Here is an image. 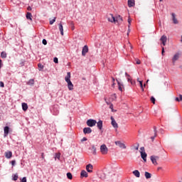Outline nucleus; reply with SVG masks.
Returning <instances> with one entry per match:
<instances>
[{"label":"nucleus","instance_id":"obj_1","mask_svg":"<svg viewBox=\"0 0 182 182\" xmlns=\"http://www.w3.org/2000/svg\"><path fill=\"white\" fill-rule=\"evenodd\" d=\"M100 153L103 155V156H106V154H107V153H109V148H107V146H106V144H102L100 146Z\"/></svg>","mask_w":182,"mask_h":182},{"label":"nucleus","instance_id":"obj_2","mask_svg":"<svg viewBox=\"0 0 182 182\" xmlns=\"http://www.w3.org/2000/svg\"><path fill=\"white\" fill-rule=\"evenodd\" d=\"M116 99H117L116 94H113L108 98V100H107V98L105 97V100L107 105H110V103H112V102H114V100H116Z\"/></svg>","mask_w":182,"mask_h":182},{"label":"nucleus","instance_id":"obj_3","mask_svg":"<svg viewBox=\"0 0 182 182\" xmlns=\"http://www.w3.org/2000/svg\"><path fill=\"white\" fill-rule=\"evenodd\" d=\"M97 123V122L95 119H88L87 121V126H88L89 127H93L96 126Z\"/></svg>","mask_w":182,"mask_h":182},{"label":"nucleus","instance_id":"obj_4","mask_svg":"<svg viewBox=\"0 0 182 182\" xmlns=\"http://www.w3.org/2000/svg\"><path fill=\"white\" fill-rule=\"evenodd\" d=\"M107 18L109 22H111L112 23H116V18H114L113 14H108L107 16Z\"/></svg>","mask_w":182,"mask_h":182},{"label":"nucleus","instance_id":"obj_5","mask_svg":"<svg viewBox=\"0 0 182 182\" xmlns=\"http://www.w3.org/2000/svg\"><path fill=\"white\" fill-rule=\"evenodd\" d=\"M115 144L116 146H118L119 149H127L126 144H124V143H122L120 141H115Z\"/></svg>","mask_w":182,"mask_h":182},{"label":"nucleus","instance_id":"obj_6","mask_svg":"<svg viewBox=\"0 0 182 182\" xmlns=\"http://www.w3.org/2000/svg\"><path fill=\"white\" fill-rule=\"evenodd\" d=\"M111 124L112 127H114V129H118L119 124H117V122H116V120H114V118H113V117H111Z\"/></svg>","mask_w":182,"mask_h":182},{"label":"nucleus","instance_id":"obj_7","mask_svg":"<svg viewBox=\"0 0 182 182\" xmlns=\"http://www.w3.org/2000/svg\"><path fill=\"white\" fill-rule=\"evenodd\" d=\"M87 52H89V47H87V46H85L82 48V56H86V53H87Z\"/></svg>","mask_w":182,"mask_h":182},{"label":"nucleus","instance_id":"obj_8","mask_svg":"<svg viewBox=\"0 0 182 182\" xmlns=\"http://www.w3.org/2000/svg\"><path fill=\"white\" fill-rule=\"evenodd\" d=\"M86 170L88 173H93V165H92V164L87 165Z\"/></svg>","mask_w":182,"mask_h":182},{"label":"nucleus","instance_id":"obj_9","mask_svg":"<svg viewBox=\"0 0 182 182\" xmlns=\"http://www.w3.org/2000/svg\"><path fill=\"white\" fill-rule=\"evenodd\" d=\"M157 160H159V156H151V161L154 164V166H157V164H158Z\"/></svg>","mask_w":182,"mask_h":182},{"label":"nucleus","instance_id":"obj_10","mask_svg":"<svg viewBox=\"0 0 182 182\" xmlns=\"http://www.w3.org/2000/svg\"><path fill=\"white\" fill-rule=\"evenodd\" d=\"M83 133H84V134H90V133H92V128L85 127L83 129Z\"/></svg>","mask_w":182,"mask_h":182},{"label":"nucleus","instance_id":"obj_11","mask_svg":"<svg viewBox=\"0 0 182 182\" xmlns=\"http://www.w3.org/2000/svg\"><path fill=\"white\" fill-rule=\"evenodd\" d=\"M179 58H180V53H176L172 58L173 63H176V61L178 60Z\"/></svg>","mask_w":182,"mask_h":182},{"label":"nucleus","instance_id":"obj_12","mask_svg":"<svg viewBox=\"0 0 182 182\" xmlns=\"http://www.w3.org/2000/svg\"><path fill=\"white\" fill-rule=\"evenodd\" d=\"M140 153H141V159L146 163V161H147V154H146V152H143V151H140Z\"/></svg>","mask_w":182,"mask_h":182},{"label":"nucleus","instance_id":"obj_13","mask_svg":"<svg viewBox=\"0 0 182 182\" xmlns=\"http://www.w3.org/2000/svg\"><path fill=\"white\" fill-rule=\"evenodd\" d=\"M160 41L162 42L164 46H166V43H167V36H162Z\"/></svg>","mask_w":182,"mask_h":182},{"label":"nucleus","instance_id":"obj_14","mask_svg":"<svg viewBox=\"0 0 182 182\" xmlns=\"http://www.w3.org/2000/svg\"><path fill=\"white\" fill-rule=\"evenodd\" d=\"M115 22H117L119 25L122 24L123 22V18H122L120 16H117L115 18Z\"/></svg>","mask_w":182,"mask_h":182},{"label":"nucleus","instance_id":"obj_15","mask_svg":"<svg viewBox=\"0 0 182 182\" xmlns=\"http://www.w3.org/2000/svg\"><path fill=\"white\" fill-rule=\"evenodd\" d=\"M136 5V1L134 0H128L129 8H132Z\"/></svg>","mask_w":182,"mask_h":182},{"label":"nucleus","instance_id":"obj_16","mask_svg":"<svg viewBox=\"0 0 182 182\" xmlns=\"http://www.w3.org/2000/svg\"><path fill=\"white\" fill-rule=\"evenodd\" d=\"M6 159H11L12 157V151H7L4 153Z\"/></svg>","mask_w":182,"mask_h":182},{"label":"nucleus","instance_id":"obj_17","mask_svg":"<svg viewBox=\"0 0 182 182\" xmlns=\"http://www.w3.org/2000/svg\"><path fill=\"white\" fill-rule=\"evenodd\" d=\"M97 127L99 129V130H102L103 129V121L100 120L98 122H97Z\"/></svg>","mask_w":182,"mask_h":182},{"label":"nucleus","instance_id":"obj_18","mask_svg":"<svg viewBox=\"0 0 182 182\" xmlns=\"http://www.w3.org/2000/svg\"><path fill=\"white\" fill-rule=\"evenodd\" d=\"M68 83V87L69 90H73V84L72 83V81H66Z\"/></svg>","mask_w":182,"mask_h":182},{"label":"nucleus","instance_id":"obj_19","mask_svg":"<svg viewBox=\"0 0 182 182\" xmlns=\"http://www.w3.org/2000/svg\"><path fill=\"white\" fill-rule=\"evenodd\" d=\"M171 15H172V19H173V23L175 24L178 23V20H177V18H176V14L172 13Z\"/></svg>","mask_w":182,"mask_h":182},{"label":"nucleus","instance_id":"obj_20","mask_svg":"<svg viewBox=\"0 0 182 182\" xmlns=\"http://www.w3.org/2000/svg\"><path fill=\"white\" fill-rule=\"evenodd\" d=\"M9 134V127H4V137H6Z\"/></svg>","mask_w":182,"mask_h":182},{"label":"nucleus","instance_id":"obj_21","mask_svg":"<svg viewBox=\"0 0 182 182\" xmlns=\"http://www.w3.org/2000/svg\"><path fill=\"white\" fill-rule=\"evenodd\" d=\"M80 176H81V177H85V178H87V177H88L87 172H86V171H85V170H82V171H81Z\"/></svg>","mask_w":182,"mask_h":182},{"label":"nucleus","instance_id":"obj_22","mask_svg":"<svg viewBox=\"0 0 182 182\" xmlns=\"http://www.w3.org/2000/svg\"><path fill=\"white\" fill-rule=\"evenodd\" d=\"M58 28L62 36H63V26L62 25V23H60L58 24Z\"/></svg>","mask_w":182,"mask_h":182},{"label":"nucleus","instance_id":"obj_23","mask_svg":"<svg viewBox=\"0 0 182 182\" xmlns=\"http://www.w3.org/2000/svg\"><path fill=\"white\" fill-rule=\"evenodd\" d=\"M154 136L151 137L152 141L154 140L155 137L157 136V128L154 127Z\"/></svg>","mask_w":182,"mask_h":182},{"label":"nucleus","instance_id":"obj_24","mask_svg":"<svg viewBox=\"0 0 182 182\" xmlns=\"http://www.w3.org/2000/svg\"><path fill=\"white\" fill-rule=\"evenodd\" d=\"M132 173L135 177H137L138 178L140 177V172L138 170H135Z\"/></svg>","mask_w":182,"mask_h":182},{"label":"nucleus","instance_id":"obj_25","mask_svg":"<svg viewBox=\"0 0 182 182\" xmlns=\"http://www.w3.org/2000/svg\"><path fill=\"white\" fill-rule=\"evenodd\" d=\"M26 19H28V21H32V14L27 12L26 14Z\"/></svg>","mask_w":182,"mask_h":182},{"label":"nucleus","instance_id":"obj_26","mask_svg":"<svg viewBox=\"0 0 182 182\" xmlns=\"http://www.w3.org/2000/svg\"><path fill=\"white\" fill-rule=\"evenodd\" d=\"M96 150H97L96 146H95V145H92L91 148V151L92 154H94V156H96Z\"/></svg>","mask_w":182,"mask_h":182},{"label":"nucleus","instance_id":"obj_27","mask_svg":"<svg viewBox=\"0 0 182 182\" xmlns=\"http://www.w3.org/2000/svg\"><path fill=\"white\" fill-rule=\"evenodd\" d=\"M65 82L70 81V73H67V76L65 77Z\"/></svg>","mask_w":182,"mask_h":182},{"label":"nucleus","instance_id":"obj_28","mask_svg":"<svg viewBox=\"0 0 182 182\" xmlns=\"http://www.w3.org/2000/svg\"><path fill=\"white\" fill-rule=\"evenodd\" d=\"M22 109L26 112V110H28V104L23 102L22 103Z\"/></svg>","mask_w":182,"mask_h":182},{"label":"nucleus","instance_id":"obj_29","mask_svg":"<svg viewBox=\"0 0 182 182\" xmlns=\"http://www.w3.org/2000/svg\"><path fill=\"white\" fill-rule=\"evenodd\" d=\"M145 177L146 178L149 179V178H151V173H149V172H145Z\"/></svg>","mask_w":182,"mask_h":182},{"label":"nucleus","instance_id":"obj_30","mask_svg":"<svg viewBox=\"0 0 182 182\" xmlns=\"http://www.w3.org/2000/svg\"><path fill=\"white\" fill-rule=\"evenodd\" d=\"M118 87L120 92H123V85H122L119 82H118Z\"/></svg>","mask_w":182,"mask_h":182},{"label":"nucleus","instance_id":"obj_31","mask_svg":"<svg viewBox=\"0 0 182 182\" xmlns=\"http://www.w3.org/2000/svg\"><path fill=\"white\" fill-rule=\"evenodd\" d=\"M67 177L69 180H72L73 178V176H72L70 172L67 173Z\"/></svg>","mask_w":182,"mask_h":182},{"label":"nucleus","instance_id":"obj_32","mask_svg":"<svg viewBox=\"0 0 182 182\" xmlns=\"http://www.w3.org/2000/svg\"><path fill=\"white\" fill-rule=\"evenodd\" d=\"M137 81L139 82L140 87H141L142 92H144V88L143 87V81H140L139 80H137Z\"/></svg>","mask_w":182,"mask_h":182},{"label":"nucleus","instance_id":"obj_33","mask_svg":"<svg viewBox=\"0 0 182 182\" xmlns=\"http://www.w3.org/2000/svg\"><path fill=\"white\" fill-rule=\"evenodd\" d=\"M1 58H2V59H5V58H6V53H5V52H1Z\"/></svg>","mask_w":182,"mask_h":182},{"label":"nucleus","instance_id":"obj_34","mask_svg":"<svg viewBox=\"0 0 182 182\" xmlns=\"http://www.w3.org/2000/svg\"><path fill=\"white\" fill-rule=\"evenodd\" d=\"M55 22H56V17H54V18L53 20L50 21V25H53V23H55Z\"/></svg>","mask_w":182,"mask_h":182},{"label":"nucleus","instance_id":"obj_35","mask_svg":"<svg viewBox=\"0 0 182 182\" xmlns=\"http://www.w3.org/2000/svg\"><path fill=\"white\" fill-rule=\"evenodd\" d=\"M151 102L153 103V105H156V98H154V97H151Z\"/></svg>","mask_w":182,"mask_h":182},{"label":"nucleus","instance_id":"obj_36","mask_svg":"<svg viewBox=\"0 0 182 182\" xmlns=\"http://www.w3.org/2000/svg\"><path fill=\"white\" fill-rule=\"evenodd\" d=\"M38 67L39 68V70H41V69H43V65L41 64V63H38Z\"/></svg>","mask_w":182,"mask_h":182},{"label":"nucleus","instance_id":"obj_37","mask_svg":"<svg viewBox=\"0 0 182 182\" xmlns=\"http://www.w3.org/2000/svg\"><path fill=\"white\" fill-rule=\"evenodd\" d=\"M34 80L33 79L30 80L28 82V85H33Z\"/></svg>","mask_w":182,"mask_h":182},{"label":"nucleus","instance_id":"obj_38","mask_svg":"<svg viewBox=\"0 0 182 182\" xmlns=\"http://www.w3.org/2000/svg\"><path fill=\"white\" fill-rule=\"evenodd\" d=\"M13 180H14V181H16V180H18V174H16V175L14 176Z\"/></svg>","mask_w":182,"mask_h":182},{"label":"nucleus","instance_id":"obj_39","mask_svg":"<svg viewBox=\"0 0 182 182\" xmlns=\"http://www.w3.org/2000/svg\"><path fill=\"white\" fill-rule=\"evenodd\" d=\"M128 23H129L128 28H130V25H132V19L130 18H128Z\"/></svg>","mask_w":182,"mask_h":182},{"label":"nucleus","instance_id":"obj_40","mask_svg":"<svg viewBox=\"0 0 182 182\" xmlns=\"http://www.w3.org/2000/svg\"><path fill=\"white\" fill-rule=\"evenodd\" d=\"M42 43H43V45H48V41H46V39H43Z\"/></svg>","mask_w":182,"mask_h":182},{"label":"nucleus","instance_id":"obj_41","mask_svg":"<svg viewBox=\"0 0 182 182\" xmlns=\"http://www.w3.org/2000/svg\"><path fill=\"white\" fill-rule=\"evenodd\" d=\"M0 87H5V85L4 84V82L0 81Z\"/></svg>","mask_w":182,"mask_h":182},{"label":"nucleus","instance_id":"obj_42","mask_svg":"<svg viewBox=\"0 0 182 182\" xmlns=\"http://www.w3.org/2000/svg\"><path fill=\"white\" fill-rule=\"evenodd\" d=\"M53 62H54V63H58V58L55 57L53 59Z\"/></svg>","mask_w":182,"mask_h":182},{"label":"nucleus","instance_id":"obj_43","mask_svg":"<svg viewBox=\"0 0 182 182\" xmlns=\"http://www.w3.org/2000/svg\"><path fill=\"white\" fill-rule=\"evenodd\" d=\"M55 159H60V154H56Z\"/></svg>","mask_w":182,"mask_h":182},{"label":"nucleus","instance_id":"obj_44","mask_svg":"<svg viewBox=\"0 0 182 182\" xmlns=\"http://www.w3.org/2000/svg\"><path fill=\"white\" fill-rule=\"evenodd\" d=\"M140 151H142V153H146V151H144V146L140 148Z\"/></svg>","mask_w":182,"mask_h":182},{"label":"nucleus","instance_id":"obj_45","mask_svg":"<svg viewBox=\"0 0 182 182\" xmlns=\"http://www.w3.org/2000/svg\"><path fill=\"white\" fill-rule=\"evenodd\" d=\"M136 65H140V63H141L140 60L137 59V60H136Z\"/></svg>","mask_w":182,"mask_h":182},{"label":"nucleus","instance_id":"obj_46","mask_svg":"<svg viewBox=\"0 0 182 182\" xmlns=\"http://www.w3.org/2000/svg\"><path fill=\"white\" fill-rule=\"evenodd\" d=\"M21 182H26V177H23Z\"/></svg>","mask_w":182,"mask_h":182},{"label":"nucleus","instance_id":"obj_47","mask_svg":"<svg viewBox=\"0 0 182 182\" xmlns=\"http://www.w3.org/2000/svg\"><path fill=\"white\" fill-rule=\"evenodd\" d=\"M109 109H111L112 112H113V105L112 104H109Z\"/></svg>","mask_w":182,"mask_h":182},{"label":"nucleus","instance_id":"obj_48","mask_svg":"<svg viewBox=\"0 0 182 182\" xmlns=\"http://www.w3.org/2000/svg\"><path fill=\"white\" fill-rule=\"evenodd\" d=\"M87 141V138H86V137H84L82 140H81V141Z\"/></svg>","mask_w":182,"mask_h":182},{"label":"nucleus","instance_id":"obj_49","mask_svg":"<svg viewBox=\"0 0 182 182\" xmlns=\"http://www.w3.org/2000/svg\"><path fill=\"white\" fill-rule=\"evenodd\" d=\"M27 11H32V7H31L30 6H28Z\"/></svg>","mask_w":182,"mask_h":182},{"label":"nucleus","instance_id":"obj_50","mask_svg":"<svg viewBox=\"0 0 182 182\" xmlns=\"http://www.w3.org/2000/svg\"><path fill=\"white\" fill-rule=\"evenodd\" d=\"M41 158L45 160V155L43 153L41 154Z\"/></svg>","mask_w":182,"mask_h":182},{"label":"nucleus","instance_id":"obj_51","mask_svg":"<svg viewBox=\"0 0 182 182\" xmlns=\"http://www.w3.org/2000/svg\"><path fill=\"white\" fill-rule=\"evenodd\" d=\"M128 82H131L132 85L134 84V82H133V81H132V80H130V78H128Z\"/></svg>","mask_w":182,"mask_h":182},{"label":"nucleus","instance_id":"obj_52","mask_svg":"<svg viewBox=\"0 0 182 182\" xmlns=\"http://www.w3.org/2000/svg\"><path fill=\"white\" fill-rule=\"evenodd\" d=\"M15 163H16L15 161H11V164H12V166H15Z\"/></svg>","mask_w":182,"mask_h":182},{"label":"nucleus","instance_id":"obj_53","mask_svg":"<svg viewBox=\"0 0 182 182\" xmlns=\"http://www.w3.org/2000/svg\"><path fill=\"white\" fill-rule=\"evenodd\" d=\"M2 68V60H0V69Z\"/></svg>","mask_w":182,"mask_h":182},{"label":"nucleus","instance_id":"obj_54","mask_svg":"<svg viewBox=\"0 0 182 182\" xmlns=\"http://www.w3.org/2000/svg\"><path fill=\"white\" fill-rule=\"evenodd\" d=\"M179 100H180V101H182V95H179Z\"/></svg>","mask_w":182,"mask_h":182},{"label":"nucleus","instance_id":"obj_55","mask_svg":"<svg viewBox=\"0 0 182 182\" xmlns=\"http://www.w3.org/2000/svg\"><path fill=\"white\" fill-rule=\"evenodd\" d=\"M175 100H176V102H180V98L176 97V98L175 99Z\"/></svg>","mask_w":182,"mask_h":182},{"label":"nucleus","instance_id":"obj_56","mask_svg":"<svg viewBox=\"0 0 182 182\" xmlns=\"http://www.w3.org/2000/svg\"><path fill=\"white\" fill-rule=\"evenodd\" d=\"M162 55H164V48H162Z\"/></svg>","mask_w":182,"mask_h":182},{"label":"nucleus","instance_id":"obj_57","mask_svg":"<svg viewBox=\"0 0 182 182\" xmlns=\"http://www.w3.org/2000/svg\"><path fill=\"white\" fill-rule=\"evenodd\" d=\"M135 150H139V144H138L137 146L135 148Z\"/></svg>","mask_w":182,"mask_h":182},{"label":"nucleus","instance_id":"obj_58","mask_svg":"<svg viewBox=\"0 0 182 182\" xmlns=\"http://www.w3.org/2000/svg\"><path fill=\"white\" fill-rule=\"evenodd\" d=\"M158 170H161V167H158Z\"/></svg>","mask_w":182,"mask_h":182},{"label":"nucleus","instance_id":"obj_59","mask_svg":"<svg viewBox=\"0 0 182 182\" xmlns=\"http://www.w3.org/2000/svg\"><path fill=\"white\" fill-rule=\"evenodd\" d=\"M129 46H130L131 49H133V47L132 46V45L129 44Z\"/></svg>","mask_w":182,"mask_h":182},{"label":"nucleus","instance_id":"obj_60","mask_svg":"<svg viewBox=\"0 0 182 182\" xmlns=\"http://www.w3.org/2000/svg\"><path fill=\"white\" fill-rule=\"evenodd\" d=\"M75 29V26H73L72 27V30L73 31Z\"/></svg>","mask_w":182,"mask_h":182},{"label":"nucleus","instance_id":"obj_61","mask_svg":"<svg viewBox=\"0 0 182 182\" xmlns=\"http://www.w3.org/2000/svg\"><path fill=\"white\" fill-rule=\"evenodd\" d=\"M112 82H114V77H112Z\"/></svg>","mask_w":182,"mask_h":182},{"label":"nucleus","instance_id":"obj_62","mask_svg":"<svg viewBox=\"0 0 182 182\" xmlns=\"http://www.w3.org/2000/svg\"><path fill=\"white\" fill-rule=\"evenodd\" d=\"M181 43H182V36H181Z\"/></svg>","mask_w":182,"mask_h":182},{"label":"nucleus","instance_id":"obj_63","mask_svg":"<svg viewBox=\"0 0 182 182\" xmlns=\"http://www.w3.org/2000/svg\"><path fill=\"white\" fill-rule=\"evenodd\" d=\"M21 65L23 66V63H21Z\"/></svg>","mask_w":182,"mask_h":182},{"label":"nucleus","instance_id":"obj_64","mask_svg":"<svg viewBox=\"0 0 182 182\" xmlns=\"http://www.w3.org/2000/svg\"><path fill=\"white\" fill-rule=\"evenodd\" d=\"M160 1V2H163V0H159Z\"/></svg>","mask_w":182,"mask_h":182}]
</instances>
